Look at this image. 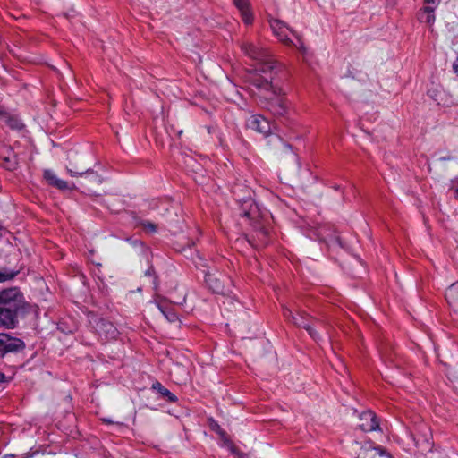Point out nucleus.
Masks as SVG:
<instances>
[{"label": "nucleus", "mask_w": 458, "mask_h": 458, "mask_svg": "<svg viewBox=\"0 0 458 458\" xmlns=\"http://www.w3.org/2000/svg\"><path fill=\"white\" fill-rule=\"evenodd\" d=\"M248 128L254 130L264 135H268L270 132V124L268 121L262 115H251L247 121Z\"/></svg>", "instance_id": "ddd939ff"}, {"label": "nucleus", "mask_w": 458, "mask_h": 458, "mask_svg": "<svg viewBox=\"0 0 458 458\" xmlns=\"http://www.w3.org/2000/svg\"><path fill=\"white\" fill-rule=\"evenodd\" d=\"M67 171L72 177L83 176L86 174V178H89L90 180L95 181L98 184H101L103 181L100 175H98L91 168L86 167L84 165H79L72 160L69 162Z\"/></svg>", "instance_id": "9d476101"}, {"label": "nucleus", "mask_w": 458, "mask_h": 458, "mask_svg": "<svg viewBox=\"0 0 458 458\" xmlns=\"http://www.w3.org/2000/svg\"><path fill=\"white\" fill-rule=\"evenodd\" d=\"M104 421L106 422V423H111V421L109 420H106L105 419Z\"/></svg>", "instance_id": "72a5a7b5"}, {"label": "nucleus", "mask_w": 458, "mask_h": 458, "mask_svg": "<svg viewBox=\"0 0 458 458\" xmlns=\"http://www.w3.org/2000/svg\"><path fill=\"white\" fill-rule=\"evenodd\" d=\"M205 281L208 285L209 289L212 290L215 293L218 294H225L227 289L225 287V283L229 282V279L225 276H216L213 273H207L205 276Z\"/></svg>", "instance_id": "9b49d317"}, {"label": "nucleus", "mask_w": 458, "mask_h": 458, "mask_svg": "<svg viewBox=\"0 0 458 458\" xmlns=\"http://www.w3.org/2000/svg\"><path fill=\"white\" fill-rule=\"evenodd\" d=\"M270 27L275 34V36L278 38L279 41L284 43V45L290 46L293 44V41L289 38V34L294 36L300 44L296 45L297 47L302 48V42L299 35L295 30L291 29L284 21L277 19H274L270 21Z\"/></svg>", "instance_id": "423d86ee"}, {"label": "nucleus", "mask_w": 458, "mask_h": 458, "mask_svg": "<svg viewBox=\"0 0 458 458\" xmlns=\"http://www.w3.org/2000/svg\"><path fill=\"white\" fill-rule=\"evenodd\" d=\"M18 325V317L13 311L0 307V328L13 329Z\"/></svg>", "instance_id": "4468645a"}, {"label": "nucleus", "mask_w": 458, "mask_h": 458, "mask_svg": "<svg viewBox=\"0 0 458 458\" xmlns=\"http://www.w3.org/2000/svg\"><path fill=\"white\" fill-rule=\"evenodd\" d=\"M182 131H179L177 132L178 136H181V135H182Z\"/></svg>", "instance_id": "473e14b6"}, {"label": "nucleus", "mask_w": 458, "mask_h": 458, "mask_svg": "<svg viewBox=\"0 0 458 458\" xmlns=\"http://www.w3.org/2000/svg\"><path fill=\"white\" fill-rule=\"evenodd\" d=\"M18 274V271L0 272V283L13 279Z\"/></svg>", "instance_id": "bb28decb"}, {"label": "nucleus", "mask_w": 458, "mask_h": 458, "mask_svg": "<svg viewBox=\"0 0 458 458\" xmlns=\"http://www.w3.org/2000/svg\"><path fill=\"white\" fill-rule=\"evenodd\" d=\"M453 69H454V72L456 73V75L458 76V57L453 64Z\"/></svg>", "instance_id": "c85d7f7f"}, {"label": "nucleus", "mask_w": 458, "mask_h": 458, "mask_svg": "<svg viewBox=\"0 0 458 458\" xmlns=\"http://www.w3.org/2000/svg\"><path fill=\"white\" fill-rule=\"evenodd\" d=\"M241 216L253 221V226L256 229V238L259 243L255 244L256 248L262 247L267 244L268 230L261 225L259 221V213L257 205L252 199L244 200L241 207Z\"/></svg>", "instance_id": "7ed1b4c3"}, {"label": "nucleus", "mask_w": 458, "mask_h": 458, "mask_svg": "<svg viewBox=\"0 0 458 458\" xmlns=\"http://www.w3.org/2000/svg\"><path fill=\"white\" fill-rule=\"evenodd\" d=\"M0 307L10 310L16 317L28 312L29 304L25 301L22 293L16 287L0 292Z\"/></svg>", "instance_id": "20e7f679"}, {"label": "nucleus", "mask_w": 458, "mask_h": 458, "mask_svg": "<svg viewBox=\"0 0 458 458\" xmlns=\"http://www.w3.org/2000/svg\"><path fill=\"white\" fill-rule=\"evenodd\" d=\"M349 452L352 458H393L385 448L375 445L370 441H353Z\"/></svg>", "instance_id": "39448f33"}, {"label": "nucleus", "mask_w": 458, "mask_h": 458, "mask_svg": "<svg viewBox=\"0 0 458 458\" xmlns=\"http://www.w3.org/2000/svg\"><path fill=\"white\" fill-rule=\"evenodd\" d=\"M158 308L169 322H176L179 320L178 316L173 308L164 307L161 305H158Z\"/></svg>", "instance_id": "4be33fe9"}, {"label": "nucleus", "mask_w": 458, "mask_h": 458, "mask_svg": "<svg viewBox=\"0 0 458 458\" xmlns=\"http://www.w3.org/2000/svg\"><path fill=\"white\" fill-rule=\"evenodd\" d=\"M273 66L265 64L259 71L265 73L262 77H254L251 85L254 86L260 98V104L276 116H284L287 114L288 105L284 97L285 93L278 85Z\"/></svg>", "instance_id": "f257e3e1"}, {"label": "nucleus", "mask_w": 458, "mask_h": 458, "mask_svg": "<svg viewBox=\"0 0 458 458\" xmlns=\"http://www.w3.org/2000/svg\"><path fill=\"white\" fill-rule=\"evenodd\" d=\"M82 177L84 178V182L81 183V186L85 187L88 191L97 194V192L93 190V186L98 184L95 181H92L89 178H86V174H84Z\"/></svg>", "instance_id": "b1692460"}, {"label": "nucleus", "mask_w": 458, "mask_h": 458, "mask_svg": "<svg viewBox=\"0 0 458 458\" xmlns=\"http://www.w3.org/2000/svg\"><path fill=\"white\" fill-rule=\"evenodd\" d=\"M44 179L47 183L59 190H72L74 187H70L67 182L57 178V176L51 170H45Z\"/></svg>", "instance_id": "dca6fc26"}, {"label": "nucleus", "mask_w": 458, "mask_h": 458, "mask_svg": "<svg viewBox=\"0 0 458 458\" xmlns=\"http://www.w3.org/2000/svg\"><path fill=\"white\" fill-rule=\"evenodd\" d=\"M304 329L308 332L312 339L316 341L319 339L318 333L313 327V322L309 323V325H307Z\"/></svg>", "instance_id": "a878e982"}, {"label": "nucleus", "mask_w": 458, "mask_h": 458, "mask_svg": "<svg viewBox=\"0 0 458 458\" xmlns=\"http://www.w3.org/2000/svg\"><path fill=\"white\" fill-rule=\"evenodd\" d=\"M3 123L12 130L20 131L24 127L21 121L14 115L5 114L2 117Z\"/></svg>", "instance_id": "412c9836"}, {"label": "nucleus", "mask_w": 458, "mask_h": 458, "mask_svg": "<svg viewBox=\"0 0 458 458\" xmlns=\"http://www.w3.org/2000/svg\"><path fill=\"white\" fill-rule=\"evenodd\" d=\"M284 148H288V149H291V148H292L291 145H289V144H284Z\"/></svg>", "instance_id": "2f4dec72"}, {"label": "nucleus", "mask_w": 458, "mask_h": 458, "mask_svg": "<svg viewBox=\"0 0 458 458\" xmlns=\"http://www.w3.org/2000/svg\"><path fill=\"white\" fill-rule=\"evenodd\" d=\"M140 225L142 228L148 233H154L157 230V225L150 221H143Z\"/></svg>", "instance_id": "393cba45"}, {"label": "nucleus", "mask_w": 458, "mask_h": 458, "mask_svg": "<svg viewBox=\"0 0 458 458\" xmlns=\"http://www.w3.org/2000/svg\"><path fill=\"white\" fill-rule=\"evenodd\" d=\"M445 299L453 311L458 313V282L448 287L445 292Z\"/></svg>", "instance_id": "f3484780"}, {"label": "nucleus", "mask_w": 458, "mask_h": 458, "mask_svg": "<svg viewBox=\"0 0 458 458\" xmlns=\"http://www.w3.org/2000/svg\"><path fill=\"white\" fill-rule=\"evenodd\" d=\"M316 319L310 316L308 313H306L304 310H299L295 314L294 317H293V321L296 327L305 328L307 325L310 322H314Z\"/></svg>", "instance_id": "6ab92c4d"}, {"label": "nucleus", "mask_w": 458, "mask_h": 458, "mask_svg": "<svg viewBox=\"0 0 458 458\" xmlns=\"http://www.w3.org/2000/svg\"><path fill=\"white\" fill-rule=\"evenodd\" d=\"M439 2V0H425V3L428 4L424 7V12L428 13V18L427 21L430 22L431 21H434L435 17L434 15H430L431 13L434 12L435 5Z\"/></svg>", "instance_id": "5701e85b"}, {"label": "nucleus", "mask_w": 458, "mask_h": 458, "mask_svg": "<svg viewBox=\"0 0 458 458\" xmlns=\"http://www.w3.org/2000/svg\"><path fill=\"white\" fill-rule=\"evenodd\" d=\"M6 381H7V377L5 376V374L0 372V383H4Z\"/></svg>", "instance_id": "c756f323"}, {"label": "nucleus", "mask_w": 458, "mask_h": 458, "mask_svg": "<svg viewBox=\"0 0 458 458\" xmlns=\"http://www.w3.org/2000/svg\"><path fill=\"white\" fill-rule=\"evenodd\" d=\"M415 445L421 452H430L433 448V437L431 429L428 425L422 423L416 427L415 432L411 434Z\"/></svg>", "instance_id": "0eeeda50"}, {"label": "nucleus", "mask_w": 458, "mask_h": 458, "mask_svg": "<svg viewBox=\"0 0 458 458\" xmlns=\"http://www.w3.org/2000/svg\"><path fill=\"white\" fill-rule=\"evenodd\" d=\"M239 47L246 56L257 62L254 72L250 77V83L254 77H262L265 75V73L259 71L265 64L273 66L276 74L283 72L282 65L273 59L267 49L250 41H241Z\"/></svg>", "instance_id": "f03ea898"}, {"label": "nucleus", "mask_w": 458, "mask_h": 458, "mask_svg": "<svg viewBox=\"0 0 458 458\" xmlns=\"http://www.w3.org/2000/svg\"><path fill=\"white\" fill-rule=\"evenodd\" d=\"M152 389L158 392L169 403H175L177 401L176 395L171 393L167 388L163 386V385L158 381H156L155 383L152 384Z\"/></svg>", "instance_id": "aec40b11"}, {"label": "nucleus", "mask_w": 458, "mask_h": 458, "mask_svg": "<svg viewBox=\"0 0 458 458\" xmlns=\"http://www.w3.org/2000/svg\"><path fill=\"white\" fill-rule=\"evenodd\" d=\"M234 4L241 13L243 22L250 25L253 21V14L250 11V3L248 0H234Z\"/></svg>", "instance_id": "2eb2a0df"}, {"label": "nucleus", "mask_w": 458, "mask_h": 458, "mask_svg": "<svg viewBox=\"0 0 458 458\" xmlns=\"http://www.w3.org/2000/svg\"><path fill=\"white\" fill-rule=\"evenodd\" d=\"M0 163L7 170L13 171L17 167L18 158L12 148H7L6 154L0 155Z\"/></svg>", "instance_id": "a211bd4d"}, {"label": "nucleus", "mask_w": 458, "mask_h": 458, "mask_svg": "<svg viewBox=\"0 0 458 458\" xmlns=\"http://www.w3.org/2000/svg\"><path fill=\"white\" fill-rule=\"evenodd\" d=\"M90 323L98 335L104 340H113L118 335V330L114 325L103 318L93 316Z\"/></svg>", "instance_id": "6e6552de"}, {"label": "nucleus", "mask_w": 458, "mask_h": 458, "mask_svg": "<svg viewBox=\"0 0 458 458\" xmlns=\"http://www.w3.org/2000/svg\"><path fill=\"white\" fill-rule=\"evenodd\" d=\"M146 274L150 275V269H148Z\"/></svg>", "instance_id": "f704fd0d"}, {"label": "nucleus", "mask_w": 458, "mask_h": 458, "mask_svg": "<svg viewBox=\"0 0 458 458\" xmlns=\"http://www.w3.org/2000/svg\"><path fill=\"white\" fill-rule=\"evenodd\" d=\"M359 420V428L364 432L380 429L378 419L372 411H363L360 415Z\"/></svg>", "instance_id": "f8f14e48"}, {"label": "nucleus", "mask_w": 458, "mask_h": 458, "mask_svg": "<svg viewBox=\"0 0 458 458\" xmlns=\"http://www.w3.org/2000/svg\"><path fill=\"white\" fill-rule=\"evenodd\" d=\"M283 313H284V317L290 322L293 321V317H294L295 315L293 313V311L288 309V308H284V310H283Z\"/></svg>", "instance_id": "cd10ccee"}, {"label": "nucleus", "mask_w": 458, "mask_h": 458, "mask_svg": "<svg viewBox=\"0 0 458 458\" xmlns=\"http://www.w3.org/2000/svg\"><path fill=\"white\" fill-rule=\"evenodd\" d=\"M25 344L22 340L13 337L8 334H0V356L4 357L7 353H14L22 351Z\"/></svg>", "instance_id": "1a4fd4ad"}, {"label": "nucleus", "mask_w": 458, "mask_h": 458, "mask_svg": "<svg viewBox=\"0 0 458 458\" xmlns=\"http://www.w3.org/2000/svg\"><path fill=\"white\" fill-rule=\"evenodd\" d=\"M214 428H216V431H217L219 434H221V435H224V434H225V432H224V431H222V430L220 429V427H219V425H218V424H216H216H215Z\"/></svg>", "instance_id": "7c9ffc66"}]
</instances>
